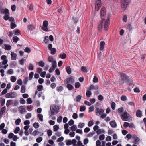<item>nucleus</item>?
<instances>
[{"label":"nucleus","mask_w":146,"mask_h":146,"mask_svg":"<svg viewBox=\"0 0 146 146\" xmlns=\"http://www.w3.org/2000/svg\"><path fill=\"white\" fill-rule=\"evenodd\" d=\"M81 70L82 71L86 72H87L88 71L87 68L84 66H82L81 67Z\"/></svg>","instance_id":"7c9ffc66"},{"label":"nucleus","mask_w":146,"mask_h":146,"mask_svg":"<svg viewBox=\"0 0 146 146\" xmlns=\"http://www.w3.org/2000/svg\"><path fill=\"white\" fill-rule=\"evenodd\" d=\"M4 47L3 46L2 48L6 50L9 51L11 49V47L10 45L5 44H4Z\"/></svg>","instance_id":"f8f14e48"},{"label":"nucleus","mask_w":146,"mask_h":146,"mask_svg":"<svg viewBox=\"0 0 146 146\" xmlns=\"http://www.w3.org/2000/svg\"><path fill=\"white\" fill-rule=\"evenodd\" d=\"M42 140V138L41 137L38 138L36 139V141L37 143H40Z\"/></svg>","instance_id":"5fc2aeb1"},{"label":"nucleus","mask_w":146,"mask_h":146,"mask_svg":"<svg viewBox=\"0 0 146 146\" xmlns=\"http://www.w3.org/2000/svg\"><path fill=\"white\" fill-rule=\"evenodd\" d=\"M105 43L104 41H101L100 43V49L101 51H103L104 50V47L105 46Z\"/></svg>","instance_id":"4468645a"},{"label":"nucleus","mask_w":146,"mask_h":146,"mask_svg":"<svg viewBox=\"0 0 146 146\" xmlns=\"http://www.w3.org/2000/svg\"><path fill=\"white\" fill-rule=\"evenodd\" d=\"M82 98V96L80 95H78L76 97V101L78 102H80Z\"/></svg>","instance_id":"4be33fe9"},{"label":"nucleus","mask_w":146,"mask_h":146,"mask_svg":"<svg viewBox=\"0 0 146 146\" xmlns=\"http://www.w3.org/2000/svg\"><path fill=\"white\" fill-rule=\"evenodd\" d=\"M93 81L94 83L97 82L98 81L97 78L96 76H94Z\"/></svg>","instance_id":"e2e57ef3"},{"label":"nucleus","mask_w":146,"mask_h":146,"mask_svg":"<svg viewBox=\"0 0 146 146\" xmlns=\"http://www.w3.org/2000/svg\"><path fill=\"white\" fill-rule=\"evenodd\" d=\"M111 107L113 110H115V104L114 102H112L111 104Z\"/></svg>","instance_id":"bb28decb"},{"label":"nucleus","mask_w":146,"mask_h":146,"mask_svg":"<svg viewBox=\"0 0 146 146\" xmlns=\"http://www.w3.org/2000/svg\"><path fill=\"white\" fill-rule=\"evenodd\" d=\"M99 139L100 140H102L105 138V135L104 134L100 135L99 137Z\"/></svg>","instance_id":"37998d69"},{"label":"nucleus","mask_w":146,"mask_h":146,"mask_svg":"<svg viewBox=\"0 0 146 146\" xmlns=\"http://www.w3.org/2000/svg\"><path fill=\"white\" fill-rule=\"evenodd\" d=\"M20 131V128L19 127H17L15 129L14 131V133L15 134H17L18 133V132Z\"/></svg>","instance_id":"6e6d98bb"},{"label":"nucleus","mask_w":146,"mask_h":146,"mask_svg":"<svg viewBox=\"0 0 146 146\" xmlns=\"http://www.w3.org/2000/svg\"><path fill=\"white\" fill-rule=\"evenodd\" d=\"M70 129L72 131H75L77 129L76 126L75 125H73L70 127Z\"/></svg>","instance_id":"e433bc0d"},{"label":"nucleus","mask_w":146,"mask_h":146,"mask_svg":"<svg viewBox=\"0 0 146 146\" xmlns=\"http://www.w3.org/2000/svg\"><path fill=\"white\" fill-rule=\"evenodd\" d=\"M19 40V38L17 36H14L13 38V41L15 43H17Z\"/></svg>","instance_id":"b1692460"},{"label":"nucleus","mask_w":146,"mask_h":146,"mask_svg":"<svg viewBox=\"0 0 146 146\" xmlns=\"http://www.w3.org/2000/svg\"><path fill=\"white\" fill-rule=\"evenodd\" d=\"M4 13L5 14L7 15H9V13L8 9H6L4 10Z\"/></svg>","instance_id":"49530a36"},{"label":"nucleus","mask_w":146,"mask_h":146,"mask_svg":"<svg viewBox=\"0 0 146 146\" xmlns=\"http://www.w3.org/2000/svg\"><path fill=\"white\" fill-rule=\"evenodd\" d=\"M74 123V122L73 120L71 119L69 122H68V124L69 125L71 126L73 125Z\"/></svg>","instance_id":"338daca9"},{"label":"nucleus","mask_w":146,"mask_h":146,"mask_svg":"<svg viewBox=\"0 0 146 146\" xmlns=\"http://www.w3.org/2000/svg\"><path fill=\"white\" fill-rule=\"evenodd\" d=\"M130 124L129 123L127 122H125L123 125V126L125 128H127L129 126Z\"/></svg>","instance_id":"09e8293b"},{"label":"nucleus","mask_w":146,"mask_h":146,"mask_svg":"<svg viewBox=\"0 0 146 146\" xmlns=\"http://www.w3.org/2000/svg\"><path fill=\"white\" fill-rule=\"evenodd\" d=\"M64 81L65 82H66V84H72L74 83V78L70 76L66 79Z\"/></svg>","instance_id":"0eeeda50"},{"label":"nucleus","mask_w":146,"mask_h":146,"mask_svg":"<svg viewBox=\"0 0 146 146\" xmlns=\"http://www.w3.org/2000/svg\"><path fill=\"white\" fill-rule=\"evenodd\" d=\"M48 21H44L43 22V25L42 26L48 27Z\"/></svg>","instance_id":"13d9d810"},{"label":"nucleus","mask_w":146,"mask_h":146,"mask_svg":"<svg viewBox=\"0 0 146 146\" xmlns=\"http://www.w3.org/2000/svg\"><path fill=\"white\" fill-rule=\"evenodd\" d=\"M104 111V110L101 108H97L95 110V113L97 115H101L100 117L102 118L105 117L106 116V114L103 113Z\"/></svg>","instance_id":"20e7f679"},{"label":"nucleus","mask_w":146,"mask_h":146,"mask_svg":"<svg viewBox=\"0 0 146 146\" xmlns=\"http://www.w3.org/2000/svg\"><path fill=\"white\" fill-rule=\"evenodd\" d=\"M86 107L84 106H80V111H83L86 110Z\"/></svg>","instance_id":"393cba45"},{"label":"nucleus","mask_w":146,"mask_h":146,"mask_svg":"<svg viewBox=\"0 0 146 146\" xmlns=\"http://www.w3.org/2000/svg\"><path fill=\"white\" fill-rule=\"evenodd\" d=\"M63 89V88L62 86H60L56 88V89L58 92L61 91Z\"/></svg>","instance_id":"72a5a7b5"},{"label":"nucleus","mask_w":146,"mask_h":146,"mask_svg":"<svg viewBox=\"0 0 146 146\" xmlns=\"http://www.w3.org/2000/svg\"><path fill=\"white\" fill-rule=\"evenodd\" d=\"M106 9L104 7H102L100 11L101 17L102 19L101 21L98 24V29L99 31H101L103 28L105 30H107L110 25L109 20L110 16L108 15L107 19H104L106 15Z\"/></svg>","instance_id":"f257e3e1"},{"label":"nucleus","mask_w":146,"mask_h":146,"mask_svg":"<svg viewBox=\"0 0 146 146\" xmlns=\"http://www.w3.org/2000/svg\"><path fill=\"white\" fill-rule=\"evenodd\" d=\"M52 63V67L56 68L57 67V63L56 61H54Z\"/></svg>","instance_id":"58836bf2"},{"label":"nucleus","mask_w":146,"mask_h":146,"mask_svg":"<svg viewBox=\"0 0 146 146\" xmlns=\"http://www.w3.org/2000/svg\"><path fill=\"white\" fill-rule=\"evenodd\" d=\"M24 50L25 52L28 53H30L31 51V49L27 47L25 48Z\"/></svg>","instance_id":"bf43d9fd"},{"label":"nucleus","mask_w":146,"mask_h":146,"mask_svg":"<svg viewBox=\"0 0 146 146\" xmlns=\"http://www.w3.org/2000/svg\"><path fill=\"white\" fill-rule=\"evenodd\" d=\"M95 133V132L94 131L92 132H90L88 134L87 137H91Z\"/></svg>","instance_id":"4c0bfd02"},{"label":"nucleus","mask_w":146,"mask_h":146,"mask_svg":"<svg viewBox=\"0 0 146 146\" xmlns=\"http://www.w3.org/2000/svg\"><path fill=\"white\" fill-rule=\"evenodd\" d=\"M75 87L76 88H78L80 86V84L79 82H77L75 84Z\"/></svg>","instance_id":"864d4df0"},{"label":"nucleus","mask_w":146,"mask_h":146,"mask_svg":"<svg viewBox=\"0 0 146 146\" xmlns=\"http://www.w3.org/2000/svg\"><path fill=\"white\" fill-rule=\"evenodd\" d=\"M59 107L57 105H53L51 106L50 116L56 114L59 111Z\"/></svg>","instance_id":"7ed1b4c3"},{"label":"nucleus","mask_w":146,"mask_h":146,"mask_svg":"<svg viewBox=\"0 0 146 146\" xmlns=\"http://www.w3.org/2000/svg\"><path fill=\"white\" fill-rule=\"evenodd\" d=\"M51 51V54H52L53 55L55 54L56 52V49L54 48H52V49H51V50H50Z\"/></svg>","instance_id":"2f4dec72"},{"label":"nucleus","mask_w":146,"mask_h":146,"mask_svg":"<svg viewBox=\"0 0 146 146\" xmlns=\"http://www.w3.org/2000/svg\"><path fill=\"white\" fill-rule=\"evenodd\" d=\"M96 146H101V142L100 141L98 140L96 142Z\"/></svg>","instance_id":"774afa93"},{"label":"nucleus","mask_w":146,"mask_h":146,"mask_svg":"<svg viewBox=\"0 0 146 146\" xmlns=\"http://www.w3.org/2000/svg\"><path fill=\"white\" fill-rule=\"evenodd\" d=\"M33 126L35 128H38L39 126V125L38 123L35 122L33 124Z\"/></svg>","instance_id":"cd10ccee"},{"label":"nucleus","mask_w":146,"mask_h":146,"mask_svg":"<svg viewBox=\"0 0 146 146\" xmlns=\"http://www.w3.org/2000/svg\"><path fill=\"white\" fill-rule=\"evenodd\" d=\"M17 96V93L14 92H9L7 94L5 95V97L7 98H14Z\"/></svg>","instance_id":"39448f33"},{"label":"nucleus","mask_w":146,"mask_h":146,"mask_svg":"<svg viewBox=\"0 0 146 146\" xmlns=\"http://www.w3.org/2000/svg\"><path fill=\"white\" fill-rule=\"evenodd\" d=\"M66 71L68 74H70L71 72V68L70 66H68L66 67Z\"/></svg>","instance_id":"5701e85b"},{"label":"nucleus","mask_w":146,"mask_h":146,"mask_svg":"<svg viewBox=\"0 0 146 146\" xmlns=\"http://www.w3.org/2000/svg\"><path fill=\"white\" fill-rule=\"evenodd\" d=\"M20 33V31L18 29L15 31L14 34L16 35H19Z\"/></svg>","instance_id":"680f3d73"},{"label":"nucleus","mask_w":146,"mask_h":146,"mask_svg":"<svg viewBox=\"0 0 146 146\" xmlns=\"http://www.w3.org/2000/svg\"><path fill=\"white\" fill-rule=\"evenodd\" d=\"M16 26V25L13 22H11V29H13Z\"/></svg>","instance_id":"c03bdc74"},{"label":"nucleus","mask_w":146,"mask_h":146,"mask_svg":"<svg viewBox=\"0 0 146 146\" xmlns=\"http://www.w3.org/2000/svg\"><path fill=\"white\" fill-rule=\"evenodd\" d=\"M7 56L5 55H3L1 56V60H3L2 62L3 65H5L7 63L8 60L7 59Z\"/></svg>","instance_id":"1a4fd4ad"},{"label":"nucleus","mask_w":146,"mask_h":146,"mask_svg":"<svg viewBox=\"0 0 146 146\" xmlns=\"http://www.w3.org/2000/svg\"><path fill=\"white\" fill-rule=\"evenodd\" d=\"M18 109L20 112L22 114L25 112V108L24 106H21L18 108Z\"/></svg>","instance_id":"9b49d317"},{"label":"nucleus","mask_w":146,"mask_h":146,"mask_svg":"<svg viewBox=\"0 0 146 146\" xmlns=\"http://www.w3.org/2000/svg\"><path fill=\"white\" fill-rule=\"evenodd\" d=\"M66 144L68 146L71 145L72 143V141L71 140H67L66 141Z\"/></svg>","instance_id":"ea45409f"},{"label":"nucleus","mask_w":146,"mask_h":146,"mask_svg":"<svg viewBox=\"0 0 146 146\" xmlns=\"http://www.w3.org/2000/svg\"><path fill=\"white\" fill-rule=\"evenodd\" d=\"M129 4V0H121V7L125 10Z\"/></svg>","instance_id":"423d86ee"},{"label":"nucleus","mask_w":146,"mask_h":146,"mask_svg":"<svg viewBox=\"0 0 146 146\" xmlns=\"http://www.w3.org/2000/svg\"><path fill=\"white\" fill-rule=\"evenodd\" d=\"M38 64L40 66L42 67H44L45 65L44 62L42 61H39L38 62Z\"/></svg>","instance_id":"a878e982"},{"label":"nucleus","mask_w":146,"mask_h":146,"mask_svg":"<svg viewBox=\"0 0 146 146\" xmlns=\"http://www.w3.org/2000/svg\"><path fill=\"white\" fill-rule=\"evenodd\" d=\"M21 122V119H17L15 121V124L17 125H19L20 123Z\"/></svg>","instance_id":"3c124183"},{"label":"nucleus","mask_w":146,"mask_h":146,"mask_svg":"<svg viewBox=\"0 0 146 146\" xmlns=\"http://www.w3.org/2000/svg\"><path fill=\"white\" fill-rule=\"evenodd\" d=\"M28 7L29 9V10L31 11H32L33 9V6L31 4H30L29 5H28Z\"/></svg>","instance_id":"4d7b16f0"},{"label":"nucleus","mask_w":146,"mask_h":146,"mask_svg":"<svg viewBox=\"0 0 146 146\" xmlns=\"http://www.w3.org/2000/svg\"><path fill=\"white\" fill-rule=\"evenodd\" d=\"M47 133L48 135L49 136H51L52 134V131L51 130H48L47 131Z\"/></svg>","instance_id":"603ef678"},{"label":"nucleus","mask_w":146,"mask_h":146,"mask_svg":"<svg viewBox=\"0 0 146 146\" xmlns=\"http://www.w3.org/2000/svg\"><path fill=\"white\" fill-rule=\"evenodd\" d=\"M121 117L123 119H128L130 118L131 116L128 113L125 112L121 115Z\"/></svg>","instance_id":"9d476101"},{"label":"nucleus","mask_w":146,"mask_h":146,"mask_svg":"<svg viewBox=\"0 0 146 146\" xmlns=\"http://www.w3.org/2000/svg\"><path fill=\"white\" fill-rule=\"evenodd\" d=\"M120 78L118 81V84L120 86L122 85L125 81H127L128 80V77L124 73H121L120 74Z\"/></svg>","instance_id":"f03ea898"},{"label":"nucleus","mask_w":146,"mask_h":146,"mask_svg":"<svg viewBox=\"0 0 146 146\" xmlns=\"http://www.w3.org/2000/svg\"><path fill=\"white\" fill-rule=\"evenodd\" d=\"M93 121H90L88 123V125L89 126V127H91V126H92L93 125Z\"/></svg>","instance_id":"0e129e2a"},{"label":"nucleus","mask_w":146,"mask_h":146,"mask_svg":"<svg viewBox=\"0 0 146 146\" xmlns=\"http://www.w3.org/2000/svg\"><path fill=\"white\" fill-rule=\"evenodd\" d=\"M136 115L137 117H140L142 116V112L140 110H137L136 113Z\"/></svg>","instance_id":"dca6fc26"},{"label":"nucleus","mask_w":146,"mask_h":146,"mask_svg":"<svg viewBox=\"0 0 146 146\" xmlns=\"http://www.w3.org/2000/svg\"><path fill=\"white\" fill-rule=\"evenodd\" d=\"M66 56V54L65 53H63L62 54H60V57L62 59H65Z\"/></svg>","instance_id":"c85d7f7f"},{"label":"nucleus","mask_w":146,"mask_h":146,"mask_svg":"<svg viewBox=\"0 0 146 146\" xmlns=\"http://www.w3.org/2000/svg\"><path fill=\"white\" fill-rule=\"evenodd\" d=\"M86 94L88 97H89L92 94V92L90 91H87L86 92Z\"/></svg>","instance_id":"f704fd0d"},{"label":"nucleus","mask_w":146,"mask_h":146,"mask_svg":"<svg viewBox=\"0 0 146 146\" xmlns=\"http://www.w3.org/2000/svg\"><path fill=\"white\" fill-rule=\"evenodd\" d=\"M20 102L22 104H24L25 103V101L23 98H20Z\"/></svg>","instance_id":"052dcab7"},{"label":"nucleus","mask_w":146,"mask_h":146,"mask_svg":"<svg viewBox=\"0 0 146 146\" xmlns=\"http://www.w3.org/2000/svg\"><path fill=\"white\" fill-rule=\"evenodd\" d=\"M104 132V131L103 130L99 129L97 130L96 131V133L98 135H99L101 133H103Z\"/></svg>","instance_id":"412c9836"},{"label":"nucleus","mask_w":146,"mask_h":146,"mask_svg":"<svg viewBox=\"0 0 146 146\" xmlns=\"http://www.w3.org/2000/svg\"><path fill=\"white\" fill-rule=\"evenodd\" d=\"M106 141H110L111 140V137L110 136H107L106 138Z\"/></svg>","instance_id":"69168bd1"},{"label":"nucleus","mask_w":146,"mask_h":146,"mask_svg":"<svg viewBox=\"0 0 146 146\" xmlns=\"http://www.w3.org/2000/svg\"><path fill=\"white\" fill-rule=\"evenodd\" d=\"M101 0H96L95 10L98 11L101 6Z\"/></svg>","instance_id":"6e6552de"},{"label":"nucleus","mask_w":146,"mask_h":146,"mask_svg":"<svg viewBox=\"0 0 146 146\" xmlns=\"http://www.w3.org/2000/svg\"><path fill=\"white\" fill-rule=\"evenodd\" d=\"M34 66L33 64H29V66H28V69L29 70H33Z\"/></svg>","instance_id":"a19ab883"},{"label":"nucleus","mask_w":146,"mask_h":146,"mask_svg":"<svg viewBox=\"0 0 146 146\" xmlns=\"http://www.w3.org/2000/svg\"><path fill=\"white\" fill-rule=\"evenodd\" d=\"M25 86L24 85H22L21 87V92L22 93H25Z\"/></svg>","instance_id":"a211bd4d"},{"label":"nucleus","mask_w":146,"mask_h":146,"mask_svg":"<svg viewBox=\"0 0 146 146\" xmlns=\"http://www.w3.org/2000/svg\"><path fill=\"white\" fill-rule=\"evenodd\" d=\"M16 80V78L14 76H12L11 77V80L12 82H15Z\"/></svg>","instance_id":"c9c22d12"},{"label":"nucleus","mask_w":146,"mask_h":146,"mask_svg":"<svg viewBox=\"0 0 146 146\" xmlns=\"http://www.w3.org/2000/svg\"><path fill=\"white\" fill-rule=\"evenodd\" d=\"M66 84L67 87L69 90L70 91L73 89V86L72 85L70 84Z\"/></svg>","instance_id":"aec40b11"},{"label":"nucleus","mask_w":146,"mask_h":146,"mask_svg":"<svg viewBox=\"0 0 146 146\" xmlns=\"http://www.w3.org/2000/svg\"><path fill=\"white\" fill-rule=\"evenodd\" d=\"M6 110V107L5 106H4L1 109L0 114L1 115H2L3 114V113H5Z\"/></svg>","instance_id":"6ab92c4d"},{"label":"nucleus","mask_w":146,"mask_h":146,"mask_svg":"<svg viewBox=\"0 0 146 146\" xmlns=\"http://www.w3.org/2000/svg\"><path fill=\"white\" fill-rule=\"evenodd\" d=\"M34 75V72H31L29 74V80H31L32 78Z\"/></svg>","instance_id":"79ce46f5"},{"label":"nucleus","mask_w":146,"mask_h":146,"mask_svg":"<svg viewBox=\"0 0 146 146\" xmlns=\"http://www.w3.org/2000/svg\"><path fill=\"white\" fill-rule=\"evenodd\" d=\"M110 124L111 127L112 128H115L117 127V124L114 121H111Z\"/></svg>","instance_id":"2eb2a0df"},{"label":"nucleus","mask_w":146,"mask_h":146,"mask_svg":"<svg viewBox=\"0 0 146 146\" xmlns=\"http://www.w3.org/2000/svg\"><path fill=\"white\" fill-rule=\"evenodd\" d=\"M121 100L123 101H125L127 100V97L125 95H122L121 97Z\"/></svg>","instance_id":"a18cd8bd"},{"label":"nucleus","mask_w":146,"mask_h":146,"mask_svg":"<svg viewBox=\"0 0 146 146\" xmlns=\"http://www.w3.org/2000/svg\"><path fill=\"white\" fill-rule=\"evenodd\" d=\"M42 30L46 31H48V28L47 26H42Z\"/></svg>","instance_id":"de8ad7c7"},{"label":"nucleus","mask_w":146,"mask_h":146,"mask_svg":"<svg viewBox=\"0 0 146 146\" xmlns=\"http://www.w3.org/2000/svg\"><path fill=\"white\" fill-rule=\"evenodd\" d=\"M11 59L12 60H14L16 59L17 55L15 53L12 52L11 53Z\"/></svg>","instance_id":"ddd939ff"},{"label":"nucleus","mask_w":146,"mask_h":146,"mask_svg":"<svg viewBox=\"0 0 146 146\" xmlns=\"http://www.w3.org/2000/svg\"><path fill=\"white\" fill-rule=\"evenodd\" d=\"M28 28L30 30L32 31L34 29V27L33 25H28Z\"/></svg>","instance_id":"473e14b6"},{"label":"nucleus","mask_w":146,"mask_h":146,"mask_svg":"<svg viewBox=\"0 0 146 146\" xmlns=\"http://www.w3.org/2000/svg\"><path fill=\"white\" fill-rule=\"evenodd\" d=\"M13 103V100H8L6 103V106L8 107L9 105H11Z\"/></svg>","instance_id":"f3484780"},{"label":"nucleus","mask_w":146,"mask_h":146,"mask_svg":"<svg viewBox=\"0 0 146 146\" xmlns=\"http://www.w3.org/2000/svg\"><path fill=\"white\" fill-rule=\"evenodd\" d=\"M134 139V140L133 142V143L135 144H137L139 140V138L137 137L135 139Z\"/></svg>","instance_id":"c756f323"},{"label":"nucleus","mask_w":146,"mask_h":146,"mask_svg":"<svg viewBox=\"0 0 146 146\" xmlns=\"http://www.w3.org/2000/svg\"><path fill=\"white\" fill-rule=\"evenodd\" d=\"M43 89V86L42 85H40L37 87V90L38 91H40Z\"/></svg>","instance_id":"8fccbe9b"}]
</instances>
